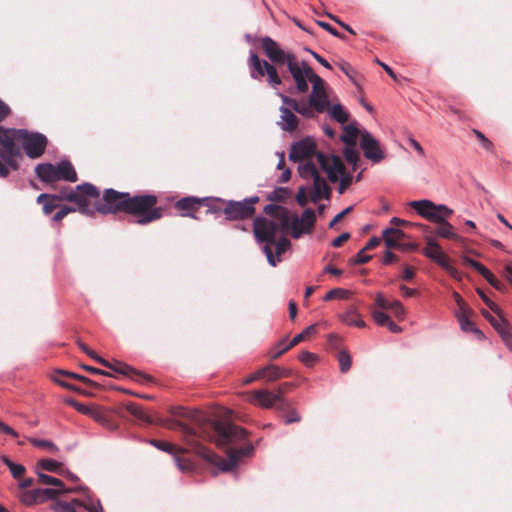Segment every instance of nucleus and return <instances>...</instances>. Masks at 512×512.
<instances>
[{
	"mask_svg": "<svg viewBox=\"0 0 512 512\" xmlns=\"http://www.w3.org/2000/svg\"><path fill=\"white\" fill-rule=\"evenodd\" d=\"M157 202L158 198L154 194L131 195L129 192L108 188L95 203V210L103 215L123 212L134 216V223L147 225L162 217V209L156 207Z\"/></svg>",
	"mask_w": 512,
	"mask_h": 512,
	"instance_id": "f257e3e1",
	"label": "nucleus"
},
{
	"mask_svg": "<svg viewBox=\"0 0 512 512\" xmlns=\"http://www.w3.org/2000/svg\"><path fill=\"white\" fill-rule=\"evenodd\" d=\"M20 128H6L0 125V178H6L10 170H18L16 158L21 157Z\"/></svg>",
	"mask_w": 512,
	"mask_h": 512,
	"instance_id": "f03ea898",
	"label": "nucleus"
},
{
	"mask_svg": "<svg viewBox=\"0 0 512 512\" xmlns=\"http://www.w3.org/2000/svg\"><path fill=\"white\" fill-rule=\"evenodd\" d=\"M279 226L274 221L266 217H256L253 221V233L258 243H265L263 252L267 258L268 263L275 267L281 259L274 257L272 245L275 244L276 234Z\"/></svg>",
	"mask_w": 512,
	"mask_h": 512,
	"instance_id": "7ed1b4c3",
	"label": "nucleus"
},
{
	"mask_svg": "<svg viewBox=\"0 0 512 512\" xmlns=\"http://www.w3.org/2000/svg\"><path fill=\"white\" fill-rule=\"evenodd\" d=\"M99 195L100 192L95 185L83 183L77 185L74 189H70L67 195L59 196V200L73 202L77 205L76 211L78 210L87 216H93L96 210L95 207H91L89 198L97 199Z\"/></svg>",
	"mask_w": 512,
	"mask_h": 512,
	"instance_id": "20e7f679",
	"label": "nucleus"
},
{
	"mask_svg": "<svg viewBox=\"0 0 512 512\" xmlns=\"http://www.w3.org/2000/svg\"><path fill=\"white\" fill-rule=\"evenodd\" d=\"M254 450L255 447L252 443L245 442L241 447L237 449H228L226 459L216 455L209 450H205L203 452V457L210 463L216 465L222 472H230L237 467L241 458L252 456Z\"/></svg>",
	"mask_w": 512,
	"mask_h": 512,
	"instance_id": "39448f33",
	"label": "nucleus"
},
{
	"mask_svg": "<svg viewBox=\"0 0 512 512\" xmlns=\"http://www.w3.org/2000/svg\"><path fill=\"white\" fill-rule=\"evenodd\" d=\"M214 441L218 446H231L246 440L245 429L228 421H215L213 423Z\"/></svg>",
	"mask_w": 512,
	"mask_h": 512,
	"instance_id": "423d86ee",
	"label": "nucleus"
},
{
	"mask_svg": "<svg viewBox=\"0 0 512 512\" xmlns=\"http://www.w3.org/2000/svg\"><path fill=\"white\" fill-rule=\"evenodd\" d=\"M48 145L47 137L37 131L20 128V150L30 159L40 158Z\"/></svg>",
	"mask_w": 512,
	"mask_h": 512,
	"instance_id": "0eeeda50",
	"label": "nucleus"
},
{
	"mask_svg": "<svg viewBox=\"0 0 512 512\" xmlns=\"http://www.w3.org/2000/svg\"><path fill=\"white\" fill-rule=\"evenodd\" d=\"M409 206L413 208L419 216L433 222L442 221L443 217H450L453 210L444 204H435L431 200L422 199L409 202Z\"/></svg>",
	"mask_w": 512,
	"mask_h": 512,
	"instance_id": "6e6552de",
	"label": "nucleus"
},
{
	"mask_svg": "<svg viewBox=\"0 0 512 512\" xmlns=\"http://www.w3.org/2000/svg\"><path fill=\"white\" fill-rule=\"evenodd\" d=\"M249 67L252 79L263 77L266 74L267 81L271 86L276 87L282 84V79L278 75L276 67L266 60H260L258 55L252 50L249 56Z\"/></svg>",
	"mask_w": 512,
	"mask_h": 512,
	"instance_id": "1a4fd4ad",
	"label": "nucleus"
},
{
	"mask_svg": "<svg viewBox=\"0 0 512 512\" xmlns=\"http://www.w3.org/2000/svg\"><path fill=\"white\" fill-rule=\"evenodd\" d=\"M258 201V196L247 197L241 201L227 200L225 220L239 221L252 217L255 213L254 204Z\"/></svg>",
	"mask_w": 512,
	"mask_h": 512,
	"instance_id": "9d476101",
	"label": "nucleus"
},
{
	"mask_svg": "<svg viewBox=\"0 0 512 512\" xmlns=\"http://www.w3.org/2000/svg\"><path fill=\"white\" fill-rule=\"evenodd\" d=\"M287 68L295 81L297 90L300 93L307 92L309 88L308 81L315 75L313 69L305 61L299 64L296 59L289 61Z\"/></svg>",
	"mask_w": 512,
	"mask_h": 512,
	"instance_id": "9b49d317",
	"label": "nucleus"
},
{
	"mask_svg": "<svg viewBox=\"0 0 512 512\" xmlns=\"http://www.w3.org/2000/svg\"><path fill=\"white\" fill-rule=\"evenodd\" d=\"M261 47L267 58L275 64L288 65L289 61L295 60V55L291 52H285L279 44L269 36L261 39Z\"/></svg>",
	"mask_w": 512,
	"mask_h": 512,
	"instance_id": "f8f14e48",
	"label": "nucleus"
},
{
	"mask_svg": "<svg viewBox=\"0 0 512 512\" xmlns=\"http://www.w3.org/2000/svg\"><path fill=\"white\" fill-rule=\"evenodd\" d=\"M312 83V91L309 95L311 105H313L317 113H323L329 106L330 102L325 91L324 80L317 74L310 79Z\"/></svg>",
	"mask_w": 512,
	"mask_h": 512,
	"instance_id": "ddd939ff",
	"label": "nucleus"
},
{
	"mask_svg": "<svg viewBox=\"0 0 512 512\" xmlns=\"http://www.w3.org/2000/svg\"><path fill=\"white\" fill-rule=\"evenodd\" d=\"M360 147L363 150L364 157L373 163H380L385 158L379 141L368 131L361 134Z\"/></svg>",
	"mask_w": 512,
	"mask_h": 512,
	"instance_id": "4468645a",
	"label": "nucleus"
},
{
	"mask_svg": "<svg viewBox=\"0 0 512 512\" xmlns=\"http://www.w3.org/2000/svg\"><path fill=\"white\" fill-rule=\"evenodd\" d=\"M316 142L311 137H306L295 142L289 152V159L293 162H300L305 158L315 156L317 153Z\"/></svg>",
	"mask_w": 512,
	"mask_h": 512,
	"instance_id": "2eb2a0df",
	"label": "nucleus"
},
{
	"mask_svg": "<svg viewBox=\"0 0 512 512\" xmlns=\"http://www.w3.org/2000/svg\"><path fill=\"white\" fill-rule=\"evenodd\" d=\"M495 313L497 314V316L491 317V319H489V323L498 332L507 348L512 350V334L509 331V324L501 315L500 309L498 312Z\"/></svg>",
	"mask_w": 512,
	"mask_h": 512,
	"instance_id": "dca6fc26",
	"label": "nucleus"
},
{
	"mask_svg": "<svg viewBox=\"0 0 512 512\" xmlns=\"http://www.w3.org/2000/svg\"><path fill=\"white\" fill-rule=\"evenodd\" d=\"M202 205V198L197 197H184L179 199L175 203V208L179 211H183L181 216L191 217L196 219L194 211H196Z\"/></svg>",
	"mask_w": 512,
	"mask_h": 512,
	"instance_id": "f3484780",
	"label": "nucleus"
},
{
	"mask_svg": "<svg viewBox=\"0 0 512 512\" xmlns=\"http://www.w3.org/2000/svg\"><path fill=\"white\" fill-rule=\"evenodd\" d=\"M72 492H82L83 493V495H84V500H82L83 507L88 512H105L103 507H102V505H101L100 500L99 499H95L93 497V494L89 490L88 487L82 486V485H78V486L72 488Z\"/></svg>",
	"mask_w": 512,
	"mask_h": 512,
	"instance_id": "a211bd4d",
	"label": "nucleus"
},
{
	"mask_svg": "<svg viewBox=\"0 0 512 512\" xmlns=\"http://www.w3.org/2000/svg\"><path fill=\"white\" fill-rule=\"evenodd\" d=\"M280 396H275L274 393L268 390H255L253 392L252 402L258 406H261L266 409L274 408L276 405L277 399Z\"/></svg>",
	"mask_w": 512,
	"mask_h": 512,
	"instance_id": "6ab92c4d",
	"label": "nucleus"
},
{
	"mask_svg": "<svg viewBox=\"0 0 512 512\" xmlns=\"http://www.w3.org/2000/svg\"><path fill=\"white\" fill-rule=\"evenodd\" d=\"M227 200L215 197H204L202 198V205L207 208L208 214H213L215 217L220 215L225 216Z\"/></svg>",
	"mask_w": 512,
	"mask_h": 512,
	"instance_id": "aec40b11",
	"label": "nucleus"
},
{
	"mask_svg": "<svg viewBox=\"0 0 512 512\" xmlns=\"http://www.w3.org/2000/svg\"><path fill=\"white\" fill-rule=\"evenodd\" d=\"M279 110L281 113V121L278 122V125H280L281 129L289 132L296 130L299 121L298 118L290 110V108L281 106Z\"/></svg>",
	"mask_w": 512,
	"mask_h": 512,
	"instance_id": "412c9836",
	"label": "nucleus"
},
{
	"mask_svg": "<svg viewBox=\"0 0 512 512\" xmlns=\"http://www.w3.org/2000/svg\"><path fill=\"white\" fill-rule=\"evenodd\" d=\"M37 177L45 183L57 181L56 166L51 163H41L35 167Z\"/></svg>",
	"mask_w": 512,
	"mask_h": 512,
	"instance_id": "4be33fe9",
	"label": "nucleus"
},
{
	"mask_svg": "<svg viewBox=\"0 0 512 512\" xmlns=\"http://www.w3.org/2000/svg\"><path fill=\"white\" fill-rule=\"evenodd\" d=\"M57 180H65L68 182L77 181V173L70 161L62 160L56 167Z\"/></svg>",
	"mask_w": 512,
	"mask_h": 512,
	"instance_id": "5701e85b",
	"label": "nucleus"
},
{
	"mask_svg": "<svg viewBox=\"0 0 512 512\" xmlns=\"http://www.w3.org/2000/svg\"><path fill=\"white\" fill-rule=\"evenodd\" d=\"M448 217H443L442 221H433L437 226L434 230V234L444 239L457 240L458 235L454 231V227L446 220Z\"/></svg>",
	"mask_w": 512,
	"mask_h": 512,
	"instance_id": "b1692460",
	"label": "nucleus"
},
{
	"mask_svg": "<svg viewBox=\"0 0 512 512\" xmlns=\"http://www.w3.org/2000/svg\"><path fill=\"white\" fill-rule=\"evenodd\" d=\"M315 331H316V325L315 324L306 327L301 333H299L296 336H294V338L288 343V345H286L285 347L282 348V351H278L277 353H275L272 356V359H277L283 353H285L286 351H288L289 349H291L295 345H297L300 342H302L303 340H305L307 337H309Z\"/></svg>",
	"mask_w": 512,
	"mask_h": 512,
	"instance_id": "393cba45",
	"label": "nucleus"
},
{
	"mask_svg": "<svg viewBox=\"0 0 512 512\" xmlns=\"http://www.w3.org/2000/svg\"><path fill=\"white\" fill-rule=\"evenodd\" d=\"M340 320L349 326H356L358 328L365 327V322L361 318L360 314L357 312L355 307L349 308L346 312L342 313L340 316Z\"/></svg>",
	"mask_w": 512,
	"mask_h": 512,
	"instance_id": "a878e982",
	"label": "nucleus"
},
{
	"mask_svg": "<svg viewBox=\"0 0 512 512\" xmlns=\"http://www.w3.org/2000/svg\"><path fill=\"white\" fill-rule=\"evenodd\" d=\"M35 493L38 494L39 502L43 503L48 500H53L55 502L60 495L72 493V490L37 488L35 489Z\"/></svg>",
	"mask_w": 512,
	"mask_h": 512,
	"instance_id": "bb28decb",
	"label": "nucleus"
},
{
	"mask_svg": "<svg viewBox=\"0 0 512 512\" xmlns=\"http://www.w3.org/2000/svg\"><path fill=\"white\" fill-rule=\"evenodd\" d=\"M264 378L269 382H274L280 378L288 377L291 374L289 369L281 368L277 365H267L263 367Z\"/></svg>",
	"mask_w": 512,
	"mask_h": 512,
	"instance_id": "cd10ccee",
	"label": "nucleus"
},
{
	"mask_svg": "<svg viewBox=\"0 0 512 512\" xmlns=\"http://www.w3.org/2000/svg\"><path fill=\"white\" fill-rule=\"evenodd\" d=\"M125 410L134 416L139 422L143 424H151L152 419L151 417L144 411V409L132 402H129L124 405Z\"/></svg>",
	"mask_w": 512,
	"mask_h": 512,
	"instance_id": "c85d7f7f",
	"label": "nucleus"
},
{
	"mask_svg": "<svg viewBox=\"0 0 512 512\" xmlns=\"http://www.w3.org/2000/svg\"><path fill=\"white\" fill-rule=\"evenodd\" d=\"M125 410L134 416L139 422L143 424H151L152 419L151 417L144 411V409L132 402H129L124 405Z\"/></svg>",
	"mask_w": 512,
	"mask_h": 512,
	"instance_id": "c756f323",
	"label": "nucleus"
},
{
	"mask_svg": "<svg viewBox=\"0 0 512 512\" xmlns=\"http://www.w3.org/2000/svg\"><path fill=\"white\" fill-rule=\"evenodd\" d=\"M125 410L134 416L139 422L143 424H151L152 419L151 417L144 411V409L132 402H129L124 405Z\"/></svg>",
	"mask_w": 512,
	"mask_h": 512,
	"instance_id": "7c9ffc66",
	"label": "nucleus"
},
{
	"mask_svg": "<svg viewBox=\"0 0 512 512\" xmlns=\"http://www.w3.org/2000/svg\"><path fill=\"white\" fill-rule=\"evenodd\" d=\"M103 366L123 376L130 377L134 374H137L136 370L132 366L118 360H113L112 362L107 360V365Z\"/></svg>",
	"mask_w": 512,
	"mask_h": 512,
	"instance_id": "2f4dec72",
	"label": "nucleus"
},
{
	"mask_svg": "<svg viewBox=\"0 0 512 512\" xmlns=\"http://www.w3.org/2000/svg\"><path fill=\"white\" fill-rule=\"evenodd\" d=\"M359 130L355 124L351 123L343 127V133L340 136L341 141L346 146H355Z\"/></svg>",
	"mask_w": 512,
	"mask_h": 512,
	"instance_id": "473e14b6",
	"label": "nucleus"
},
{
	"mask_svg": "<svg viewBox=\"0 0 512 512\" xmlns=\"http://www.w3.org/2000/svg\"><path fill=\"white\" fill-rule=\"evenodd\" d=\"M434 262L444 269L453 279H461L459 271L451 264L449 257L444 252Z\"/></svg>",
	"mask_w": 512,
	"mask_h": 512,
	"instance_id": "72a5a7b5",
	"label": "nucleus"
},
{
	"mask_svg": "<svg viewBox=\"0 0 512 512\" xmlns=\"http://www.w3.org/2000/svg\"><path fill=\"white\" fill-rule=\"evenodd\" d=\"M38 483L47 486H53V489L72 490V488H66L63 481L59 478L47 475L42 472H37Z\"/></svg>",
	"mask_w": 512,
	"mask_h": 512,
	"instance_id": "f704fd0d",
	"label": "nucleus"
},
{
	"mask_svg": "<svg viewBox=\"0 0 512 512\" xmlns=\"http://www.w3.org/2000/svg\"><path fill=\"white\" fill-rule=\"evenodd\" d=\"M299 222L304 225L306 234H310L316 222V214L312 208H306L299 217Z\"/></svg>",
	"mask_w": 512,
	"mask_h": 512,
	"instance_id": "c9c22d12",
	"label": "nucleus"
},
{
	"mask_svg": "<svg viewBox=\"0 0 512 512\" xmlns=\"http://www.w3.org/2000/svg\"><path fill=\"white\" fill-rule=\"evenodd\" d=\"M299 175L304 179H312L319 174V171L313 161L307 159L298 166Z\"/></svg>",
	"mask_w": 512,
	"mask_h": 512,
	"instance_id": "e433bc0d",
	"label": "nucleus"
},
{
	"mask_svg": "<svg viewBox=\"0 0 512 512\" xmlns=\"http://www.w3.org/2000/svg\"><path fill=\"white\" fill-rule=\"evenodd\" d=\"M0 461L9 468L11 475L15 479L20 478L26 471L25 467L22 464L14 463L6 455H1Z\"/></svg>",
	"mask_w": 512,
	"mask_h": 512,
	"instance_id": "4c0bfd02",
	"label": "nucleus"
},
{
	"mask_svg": "<svg viewBox=\"0 0 512 512\" xmlns=\"http://www.w3.org/2000/svg\"><path fill=\"white\" fill-rule=\"evenodd\" d=\"M344 171H345V166L342 163L341 159H335L331 163V168L325 172L327 173L328 179L332 183H335L339 180V176L341 177V175L343 174Z\"/></svg>",
	"mask_w": 512,
	"mask_h": 512,
	"instance_id": "58836bf2",
	"label": "nucleus"
},
{
	"mask_svg": "<svg viewBox=\"0 0 512 512\" xmlns=\"http://www.w3.org/2000/svg\"><path fill=\"white\" fill-rule=\"evenodd\" d=\"M328 112L330 117L340 124H344L349 120V114L341 104L333 105L329 108Z\"/></svg>",
	"mask_w": 512,
	"mask_h": 512,
	"instance_id": "ea45409f",
	"label": "nucleus"
},
{
	"mask_svg": "<svg viewBox=\"0 0 512 512\" xmlns=\"http://www.w3.org/2000/svg\"><path fill=\"white\" fill-rule=\"evenodd\" d=\"M37 468L51 473H61L62 463L53 459H41L37 462Z\"/></svg>",
	"mask_w": 512,
	"mask_h": 512,
	"instance_id": "a19ab883",
	"label": "nucleus"
},
{
	"mask_svg": "<svg viewBox=\"0 0 512 512\" xmlns=\"http://www.w3.org/2000/svg\"><path fill=\"white\" fill-rule=\"evenodd\" d=\"M294 111L307 119L313 118L315 116L314 112H316L309 99L308 102L304 100L298 101Z\"/></svg>",
	"mask_w": 512,
	"mask_h": 512,
	"instance_id": "79ce46f5",
	"label": "nucleus"
},
{
	"mask_svg": "<svg viewBox=\"0 0 512 512\" xmlns=\"http://www.w3.org/2000/svg\"><path fill=\"white\" fill-rule=\"evenodd\" d=\"M290 195V189L287 187H277L269 195L267 199L271 202H284Z\"/></svg>",
	"mask_w": 512,
	"mask_h": 512,
	"instance_id": "37998d69",
	"label": "nucleus"
},
{
	"mask_svg": "<svg viewBox=\"0 0 512 512\" xmlns=\"http://www.w3.org/2000/svg\"><path fill=\"white\" fill-rule=\"evenodd\" d=\"M315 157H316L321 169L324 172L331 168L332 161H334L335 159H340L336 155H326L325 153L320 152V151H318L315 154Z\"/></svg>",
	"mask_w": 512,
	"mask_h": 512,
	"instance_id": "c03bdc74",
	"label": "nucleus"
},
{
	"mask_svg": "<svg viewBox=\"0 0 512 512\" xmlns=\"http://www.w3.org/2000/svg\"><path fill=\"white\" fill-rule=\"evenodd\" d=\"M313 180V189L324 192V198L329 199L331 189L326 183L325 179L321 177L320 173L312 178Z\"/></svg>",
	"mask_w": 512,
	"mask_h": 512,
	"instance_id": "a18cd8bd",
	"label": "nucleus"
},
{
	"mask_svg": "<svg viewBox=\"0 0 512 512\" xmlns=\"http://www.w3.org/2000/svg\"><path fill=\"white\" fill-rule=\"evenodd\" d=\"M20 502L26 506H32L39 502L38 494L35 493V489L22 492L18 496Z\"/></svg>",
	"mask_w": 512,
	"mask_h": 512,
	"instance_id": "49530a36",
	"label": "nucleus"
},
{
	"mask_svg": "<svg viewBox=\"0 0 512 512\" xmlns=\"http://www.w3.org/2000/svg\"><path fill=\"white\" fill-rule=\"evenodd\" d=\"M354 147L355 146H346L344 151H343L345 160L349 164L353 165V170L356 169L357 162L359 160V153H358V151Z\"/></svg>",
	"mask_w": 512,
	"mask_h": 512,
	"instance_id": "de8ad7c7",
	"label": "nucleus"
},
{
	"mask_svg": "<svg viewBox=\"0 0 512 512\" xmlns=\"http://www.w3.org/2000/svg\"><path fill=\"white\" fill-rule=\"evenodd\" d=\"M30 443L35 447L45 448L49 450L51 453H56L59 451L58 447L50 440L31 438Z\"/></svg>",
	"mask_w": 512,
	"mask_h": 512,
	"instance_id": "09e8293b",
	"label": "nucleus"
},
{
	"mask_svg": "<svg viewBox=\"0 0 512 512\" xmlns=\"http://www.w3.org/2000/svg\"><path fill=\"white\" fill-rule=\"evenodd\" d=\"M350 295V292L343 288H334L330 291H328L323 300L324 301H330L332 299H347Z\"/></svg>",
	"mask_w": 512,
	"mask_h": 512,
	"instance_id": "8fccbe9b",
	"label": "nucleus"
},
{
	"mask_svg": "<svg viewBox=\"0 0 512 512\" xmlns=\"http://www.w3.org/2000/svg\"><path fill=\"white\" fill-rule=\"evenodd\" d=\"M340 365V371L342 373L347 372L351 368L352 360L350 354L346 350H342L338 353L337 357Z\"/></svg>",
	"mask_w": 512,
	"mask_h": 512,
	"instance_id": "3c124183",
	"label": "nucleus"
},
{
	"mask_svg": "<svg viewBox=\"0 0 512 512\" xmlns=\"http://www.w3.org/2000/svg\"><path fill=\"white\" fill-rule=\"evenodd\" d=\"M273 246L276 251V255H274V257L280 258V256L290 248L291 242L288 238L282 236L278 241L275 240V244Z\"/></svg>",
	"mask_w": 512,
	"mask_h": 512,
	"instance_id": "603ef678",
	"label": "nucleus"
},
{
	"mask_svg": "<svg viewBox=\"0 0 512 512\" xmlns=\"http://www.w3.org/2000/svg\"><path fill=\"white\" fill-rule=\"evenodd\" d=\"M303 234H306L304 225L299 222V217L294 215L291 224V235L294 239H299Z\"/></svg>",
	"mask_w": 512,
	"mask_h": 512,
	"instance_id": "864d4df0",
	"label": "nucleus"
},
{
	"mask_svg": "<svg viewBox=\"0 0 512 512\" xmlns=\"http://www.w3.org/2000/svg\"><path fill=\"white\" fill-rule=\"evenodd\" d=\"M277 219L280 221L281 231L283 233H287L292 224L288 209H282V212L279 214Z\"/></svg>",
	"mask_w": 512,
	"mask_h": 512,
	"instance_id": "5fc2aeb1",
	"label": "nucleus"
},
{
	"mask_svg": "<svg viewBox=\"0 0 512 512\" xmlns=\"http://www.w3.org/2000/svg\"><path fill=\"white\" fill-rule=\"evenodd\" d=\"M77 344L79 348L86 353L89 357L94 359L96 362H98L101 365H107V360L103 357L99 356L97 353H95L93 350H91L87 345H85L80 340L77 341Z\"/></svg>",
	"mask_w": 512,
	"mask_h": 512,
	"instance_id": "6e6d98bb",
	"label": "nucleus"
},
{
	"mask_svg": "<svg viewBox=\"0 0 512 512\" xmlns=\"http://www.w3.org/2000/svg\"><path fill=\"white\" fill-rule=\"evenodd\" d=\"M457 319L461 329L465 332H473L475 324L465 315L464 312L457 314Z\"/></svg>",
	"mask_w": 512,
	"mask_h": 512,
	"instance_id": "4d7b16f0",
	"label": "nucleus"
},
{
	"mask_svg": "<svg viewBox=\"0 0 512 512\" xmlns=\"http://www.w3.org/2000/svg\"><path fill=\"white\" fill-rule=\"evenodd\" d=\"M148 442L155 448H157L161 451L167 452L169 454H173L175 452V446L169 442L156 440V439H150Z\"/></svg>",
	"mask_w": 512,
	"mask_h": 512,
	"instance_id": "13d9d810",
	"label": "nucleus"
},
{
	"mask_svg": "<svg viewBox=\"0 0 512 512\" xmlns=\"http://www.w3.org/2000/svg\"><path fill=\"white\" fill-rule=\"evenodd\" d=\"M50 508L54 512H76L73 504L61 500H56Z\"/></svg>",
	"mask_w": 512,
	"mask_h": 512,
	"instance_id": "bf43d9fd",
	"label": "nucleus"
},
{
	"mask_svg": "<svg viewBox=\"0 0 512 512\" xmlns=\"http://www.w3.org/2000/svg\"><path fill=\"white\" fill-rule=\"evenodd\" d=\"M390 222L392 224H394V225H403V226H406V227H418L422 231H428L429 230V227L427 225H425V224H422V223H412V222L400 219L398 217H393Z\"/></svg>",
	"mask_w": 512,
	"mask_h": 512,
	"instance_id": "052dcab7",
	"label": "nucleus"
},
{
	"mask_svg": "<svg viewBox=\"0 0 512 512\" xmlns=\"http://www.w3.org/2000/svg\"><path fill=\"white\" fill-rule=\"evenodd\" d=\"M462 261L471 266L472 268H474L480 275L484 274L487 272V268L480 262L468 257V256H463L462 257Z\"/></svg>",
	"mask_w": 512,
	"mask_h": 512,
	"instance_id": "680f3d73",
	"label": "nucleus"
},
{
	"mask_svg": "<svg viewBox=\"0 0 512 512\" xmlns=\"http://www.w3.org/2000/svg\"><path fill=\"white\" fill-rule=\"evenodd\" d=\"M339 180H340V184H339L338 192L340 194H342L345 191V189H347L352 184L354 177L352 176V174L346 173L344 171Z\"/></svg>",
	"mask_w": 512,
	"mask_h": 512,
	"instance_id": "e2e57ef3",
	"label": "nucleus"
},
{
	"mask_svg": "<svg viewBox=\"0 0 512 512\" xmlns=\"http://www.w3.org/2000/svg\"><path fill=\"white\" fill-rule=\"evenodd\" d=\"M388 309L391 310L399 320L403 319L405 316L404 307L398 300L391 301L390 308Z\"/></svg>",
	"mask_w": 512,
	"mask_h": 512,
	"instance_id": "0e129e2a",
	"label": "nucleus"
},
{
	"mask_svg": "<svg viewBox=\"0 0 512 512\" xmlns=\"http://www.w3.org/2000/svg\"><path fill=\"white\" fill-rule=\"evenodd\" d=\"M485 280L497 290H501L503 288V284L493 275V273L487 268V272L482 274Z\"/></svg>",
	"mask_w": 512,
	"mask_h": 512,
	"instance_id": "69168bd1",
	"label": "nucleus"
},
{
	"mask_svg": "<svg viewBox=\"0 0 512 512\" xmlns=\"http://www.w3.org/2000/svg\"><path fill=\"white\" fill-rule=\"evenodd\" d=\"M307 190L308 187L306 186H300L298 189L296 201L300 206H305L310 200V197L307 196Z\"/></svg>",
	"mask_w": 512,
	"mask_h": 512,
	"instance_id": "338daca9",
	"label": "nucleus"
},
{
	"mask_svg": "<svg viewBox=\"0 0 512 512\" xmlns=\"http://www.w3.org/2000/svg\"><path fill=\"white\" fill-rule=\"evenodd\" d=\"M422 253L425 257H427L428 259H430L431 261L434 262L437 258H439L441 256L443 251H442L441 247L439 246L438 248H433V249L423 248Z\"/></svg>",
	"mask_w": 512,
	"mask_h": 512,
	"instance_id": "774afa93",
	"label": "nucleus"
}]
</instances>
